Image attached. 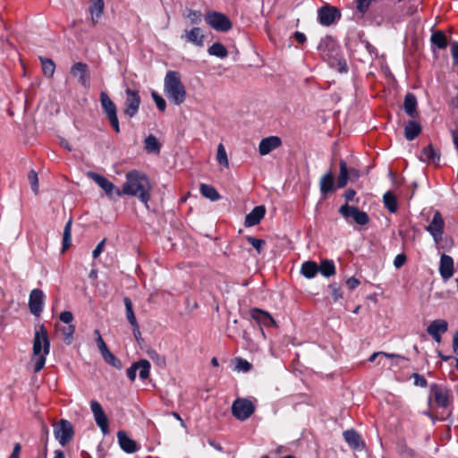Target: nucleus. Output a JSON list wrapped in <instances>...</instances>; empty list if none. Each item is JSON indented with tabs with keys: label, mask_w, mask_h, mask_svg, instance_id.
Listing matches in <instances>:
<instances>
[{
	"label": "nucleus",
	"mask_w": 458,
	"mask_h": 458,
	"mask_svg": "<svg viewBox=\"0 0 458 458\" xmlns=\"http://www.w3.org/2000/svg\"><path fill=\"white\" fill-rule=\"evenodd\" d=\"M125 179L122 195L135 196L147 205L150 199L151 191V185L147 175L138 170H132L126 174Z\"/></svg>",
	"instance_id": "obj_1"
},
{
	"label": "nucleus",
	"mask_w": 458,
	"mask_h": 458,
	"mask_svg": "<svg viewBox=\"0 0 458 458\" xmlns=\"http://www.w3.org/2000/svg\"><path fill=\"white\" fill-rule=\"evenodd\" d=\"M32 350L33 371L38 373L44 368L46 357L50 352V340L43 324L37 325L35 327Z\"/></svg>",
	"instance_id": "obj_2"
},
{
	"label": "nucleus",
	"mask_w": 458,
	"mask_h": 458,
	"mask_svg": "<svg viewBox=\"0 0 458 458\" xmlns=\"http://www.w3.org/2000/svg\"><path fill=\"white\" fill-rule=\"evenodd\" d=\"M164 92L168 100L180 106L186 99V89L181 75L176 71H168L164 79Z\"/></svg>",
	"instance_id": "obj_3"
},
{
	"label": "nucleus",
	"mask_w": 458,
	"mask_h": 458,
	"mask_svg": "<svg viewBox=\"0 0 458 458\" xmlns=\"http://www.w3.org/2000/svg\"><path fill=\"white\" fill-rule=\"evenodd\" d=\"M255 411V405L246 398H236L232 404V414L240 421L248 420Z\"/></svg>",
	"instance_id": "obj_4"
},
{
	"label": "nucleus",
	"mask_w": 458,
	"mask_h": 458,
	"mask_svg": "<svg viewBox=\"0 0 458 458\" xmlns=\"http://www.w3.org/2000/svg\"><path fill=\"white\" fill-rule=\"evenodd\" d=\"M100 103L101 106L106 114L107 119L110 122L111 126L116 131H120L119 121L117 117V108L113 100L109 98L107 93L102 91L100 93Z\"/></svg>",
	"instance_id": "obj_5"
},
{
	"label": "nucleus",
	"mask_w": 458,
	"mask_h": 458,
	"mask_svg": "<svg viewBox=\"0 0 458 458\" xmlns=\"http://www.w3.org/2000/svg\"><path fill=\"white\" fill-rule=\"evenodd\" d=\"M339 213L346 221H348L349 218H352L359 225H366L369 222L368 214L360 210L356 206L344 204L340 207Z\"/></svg>",
	"instance_id": "obj_6"
},
{
	"label": "nucleus",
	"mask_w": 458,
	"mask_h": 458,
	"mask_svg": "<svg viewBox=\"0 0 458 458\" xmlns=\"http://www.w3.org/2000/svg\"><path fill=\"white\" fill-rule=\"evenodd\" d=\"M54 435L62 446L66 445L72 439L74 435L72 423L66 420H61L54 426Z\"/></svg>",
	"instance_id": "obj_7"
},
{
	"label": "nucleus",
	"mask_w": 458,
	"mask_h": 458,
	"mask_svg": "<svg viewBox=\"0 0 458 458\" xmlns=\"http://www.w3.org/2000/svg\"><path fill=\"white\" fill-rule=\"evenodd\" d=\"M87 175L105 191L108 198H113L114 196H122V190L116 187L105 176L95 172H89Z\"/></svg>",
	"instance_id": "obj_8"
},
{
	"label": "nucleus",
	"mask_w": 458,
	"mask_h": 458,
	"mask_svg": "<svg viewBox=\"0 0 458 458\" xmlns=\"http://www.w3.org/2000/svg\"><path fill=\"white\" fill-rule=\"evenodd\" d=\"M322 57L327 60L331 66H334L333 59H336L339 54V47L333 38L327 36L322 38L318 47Z\"/></svg>",
	"instance_id": "obj_9"
},
{
	"label": "nucleus",
	"mask_w": 458,
	"mask_h": 458,
	"mask_svg": "<svg viewBox=\"0 0 458 458\" xmlns=\"http://www.w3.org/2000/svg\"><path fill=\"white\" fill-rule=\"evenodd\" d=\"M207 23L217 31L226 32L232 29V22L223 13L217 12H209L206 14Z\"/></svg>",
	"instance_id": "obj_10"
},
{
	"label": "nucleus",
	"mask_w": 458,
	"mask_h": 458,
	"mask_svg": "<svg viewBox=\"0 0 458 458\" xmlns=\"http://www.w3.org/2000/svg\"><path fill=\"white\" fill-rule=\"evenodd\" d=\"M126 98L124 101L123 113L130 118L136 115L140 105V97L138 90L127 88L125 89Z\"/></svg>",
	"instance_id": "obj_11"
},
{
	"label": "nucleus",
	"mask_w": 458,
	"mask_h": 458,
	"mask_svg": "<svg viewBox=\"0 0 458 458\" xmlns=\"http://www.w3.org/2000/svg\"><path fill=\"white\" fill-rule=\"evenodd\" d=\"M444 229L445 221L442 215L439 211H435L431 222L426 227V231L429 233L437 244H438L442 240Z\"/></svg>",
	"instance_id": "obj_12"
},
{
	"label": "nucleus",
	"mask_w": 458,
	"mask_h": 458,
	"mask_svg": "<svg viewBox=\"0 0 458 458\" xmlns=\"http://www.w3.org/2000/svg\"><path fill=\"white\" fill-rule=\"evenodd\" d=\"M137 370H139V377L140 379H147L149 377L150 372L149 361L148 360L142 359L137 362L132 363L131 366L127 369L126 374L131 381L135 380Z\"/></svg>",
	"instance_id": "obj_13"
},
{
	"label": "nucleus",
	"mask_w": 458,
	"mask_h": 458,
	"mask_svg": "<svg viewBox=\"0 0 458 458\" xmlns=\"http://www.w3.org/2000/svg\"><path fill=\"white\" fill-rule=\"evenodd\" d=\"M341 13L336 7L325 5L318 11V20L321 25L330 26L340 19Z\"/></svg>",
	"instance_id": "obj_14"
},
{
	"label": "nucleus",
	"mask_w": 458,
	"mask_h": 458,
	"mask_svg": "<svg viewBox=\"0 0 458 458\" xmlns=\"http://www.w3.org/2000/svg\"><path fill=\"white\" fill-rule=\"evenodd\" d=\"M90 409L97 425L99 427L102 433L106 435L109 431L108 420L104 410L102 409L101 404L98 401L92 400L90 402Z\"/></svg>",
	"instance_id": "obj_15"
},
{
	"label": "nucleus",
	"mask_w": 458,
	"mask_h": 458,
	"mask_svg": "<svg viewBox=\"0 0 458 458\" xmlns=\"http://www.w3.org/2000/svg\"><path fill=\"white\" fill-rule=\"evenodd\" d=\"M71 73L78 79V82L84 88H89V71L86 64L79 62L71 67Z\"/></svg>",
	"instance_id": "obj_16"
},
{
	"label": "nucleus",
	"mask_w": 458,
	"mask_h": 458,
	"mask_svg": "<svg viewBox=\"0 0 458 458\" xmlns=\"http://www.w3.org/2000/svg\"><path fill=\"white\" fill-rule=\"evenodd\" d=\"M45 294L40 289H33L30 293L29 307L30 312L35 316H39L43 310Z\"/></svg>",
	"instance_id": "obj_17"
},
{
	"label": "nucleus",
	"mask_w": 458,
	"mask_h": 458,
	"mask_svg": "<svg viewBox=\"0 0 458 458\" xmlns=\"http://www.w3.org/2000/svg\"><path fill=\"white\" fill-rule=\"evenodd\" d=\"M448 330V323L445 319H435L428 327V334L437 342H441V335Z\"/></svg>",
	"instance_id": "obj_18"
},
{
	"label": "nucleus",
	"mask_w": 458,
	"mask_h": 458,
	"mask_svg": "<svg viewBox=\"0 0 458 458\" xmlns=\"http://www.w3.org/2000/svg\"><path fill=\"white\" fill-rule=\"evenodd\" d=\"M185 42L191 43L198 47L204 46V34L200 28L193 27L191 30H185L181 37Z\"/></svg>",
	"instance_id": "obj_19"
},
{
	"label": "nucleus",
	"mask_w": 458,
	"mask_h": 458,
	"mask_svg": "<svg viewBox=\"0 0 458 458\" xmlns=\"http://www.w3.org/2000/svg\"><path fill=\"white\" fill-rule=\"evenodd\" d=\"M454 259L451 256L442 254L439 262V274L441 277L446 281L454 275Z\"/></svg>",
	"instance_id": "obj_20"
},
{
	"label": "nucleus",
	"mask_w": 458,
	"mask_h": 458,
	"mask_svg": "<svg viewBox=\"0 0 458 458\" xmlns=\"http://www.w3.org/2000/svg\"><path fill=\"white\" fill-rule=\"evenodd\" d=\"M282 140L278 136H269L261 140L259 144V152L261 156L269 154L272 150L281 146Z\"/></svg>",
	"instance_id": "obj_21"
},
{
	"label": "nucleus",
	"mask_w": 458,
	"mask_h": 458,
	"mask_svg": "<svg viewBox=\"0 0 458 458\" xmlns=\"http://www.w3.org/2000/svg\"><path fill=\"white\" fill-rule=\"evenodd\" d=\"M337 188L335 184L334 174L331 170L324 174L319 180V191L322 196L327 197Z\"/></svg>",
	"instance_id": "obj_22"
},
{
	"label": "nucleus",
	"mask_w": 458,
	"mask_h": 458,
	"mask_svg": "<svg viewBox=\"0 0 458 458\" xmlns=\"http://www.w3.org/2000/svg\"><path fill=\"white\" fill-rule=\"evenodd\" d=\"M250 317L260 326L270 327L276 325L275 319L269 313L259 309H252Z\"/></svg>",
	"instance_id": "obj_23"
},
{
	"label": "nucleus",
	"mask_w": 458,
	"mask_h": 458,
	"mask_svg": "<svg viewBox=\"0 0 458 458\" xmlns=\"http://www.w3.org/2000/svg\"><path fill=\"white\" fill-rule=\"evenodd\" d=\"M118 444L123 451L127 454H133L138 451L139 447L137 443L129 437V436L123 430L117 432Z\"/></svg>",
	"instance_id": "obj_24"
},
{
	"label": "nucleus",
	"mask_w": 458,
	"mask_h": 458,
	"mask_svg": "<svg viewBox=\"0 0 458 458\" xmlns=\"http://www.w3.org/2000/svg\"><path fill=\"white\" fill-rule=\"evenodd\" d=\"M418 101L417 98L413 93L408 92L404 97L403 109L407 115L411 118L415 119L419 116L417 110Z\"/></svg>",
	"instance_id": "obj_25"
},
{
	"label": "nucleus",
	"mask_w": 458,
	"mask_h": 458,
	"mask_svg": "<svg viewBox=\"0 0 458 458\" xmlns=\"http://www.w3.org/2000/svg\"><path fill=\"white\" fill-rule=\"evenodd\" d=\"M266 214L264 206L255 207L245 217L244 225L246 227H250L259 224L261 219Z\"/></svg>",
	"instance_id": "obj_26"
},
{
	"label": "nucleus",
	"mask_w": 458,
	"mask_h": 458,
	"mask_svg": "<svg viewBox=\"0 0 458 458\" xmlns=\"http://www.w3.org/2000/svg\"><path fill=\"white\" fill-rule=\"evenodd\" d=\"M420 160L424 163H432L438 165L440 161V153L430 144L425 147L420 155Z\"/></svg>",
	"instance_id": "obj_27"
},
{
	"label": "nucleus",
	"mask_w": 458,
	"mask_h": 458,
	"mask_svg": "<svg viewBox=\"0 0 458 458\" xmlns=\"http://www.w3.org/2000/svg\"><path fill=\"white\" fill-rule=\"evenodd\" d=\"M344 440L354 450H360L364 446V443L360 436L353 429L345 430L343 433Z\"/></svg>",
	"instance_id": "obj_28"
},
{
	"label": "nucleus",
	"mask_w": 458,
	"mask_h": 458,
	"mask_svg": "<svg viewBox=\"0 0 458 458\" xmlns=\"http://www.w3.org/2000/svg\"><path fill=\"white\" fill-rule=\"evenodd\" d=\"M421 132L420 124L415 120H411L404 127V136L408 140H413Z\"/></svg>",
	"instance_id": "obj_29"
},
{
	"label": "nucleus",
	"mask_w": 458,
	"mask_h": 458,
	"mask_svg": "<svg viewBox=\"0 0 458 458\" xmlns=\"http://www.w3.org/2000/svg\"><path fill=\"white\" fill-rule=\"evenodd\" d=\"M434 398L437 404L445 408L449 405V395L447 390L435 386L433 388Z\"/></svg>",
	"instance_id": "obj_30"
},
{
	"label": "nucleus",
	"mask_w": 458,
	"mask_h": 458,
	"mask_svg": "<svg viewBox=\"0 0 458 458\" xmlns=\"http://www.w3.org/2000/svg\"><path fill=\"white\" fill-rule=\"evenodd\" d=\"M300 272L304 277L312 279L318 273V265L315 261H305L302 263Z\"/></svg>",
	"instance_id": "obj_31"
},
{
	"label": "nucleus",
	"mask_w": 458,
	"mask_h": 458,
	"mask_svg": "<svg viewBox=\"0 0 458 458\" xmlns=\"http://www.w3.org/2000/svg\"><path fill=\"white\" fill-rule=\"evenodd\" d=\"M104 10L103 0H91L89 12L91 14V20L94 24L98 22V20L101 17Z\"/></svg>",
	"instance_id": "obj_32"
},
{
	"label": "nucleus",
	"mask_w": 458,
	"mask_h": 458,
	"mask_svg": "<svg viewBox=\"0 0 458 458\" xmlns=\"http://www.w3.org/2000/svg\"><path fill=\"white\" fill-rule=\"evenodd\" d=\"M200 193L205 198L210 199L211 201H216L221 199V195L216 190L215 187L209 184L201 183L199 187Z\"/></svg>",
	"instance_id": "obj_33"
},
{
	"label": "nucleus",
	"mask_w": 458,
	"mask_h": 458,
	"mask_svg": "<svg viewBox=\"0 0 458 458\" xmlns=\"http://www.w3.org/2000/svg\"><path fill=\"white\" fill-rule=\"evenodd\" d=\"M339 175L337 179L336 187L342 189L346 186L349 179V172L347 164L344 160H341L339 164Z\"/></svg>",
	"instance_id": "obj_34"
},
{
	"label": "nucleus",
	"mask_w": 458,
	"mask_h": 458,
	"mask_svg": "<svg viewBox=\"0 0 458 458\" xmlns=\"http://www.w3.org/2000/svg\"><path fill=\"white\" fill-rule=\"evenodd\" d=\"M318 272L325 277H330L335 274V266L333 260L324 259L318 266Z\"/></svg>",
	"instance_id": "obj_35"
},
{
	"label": "nucleus",
	"mask_w": 458,
	"mask_h": 458,
	"mask_svg": "<svg viewBox=\"0 0 458 458\" xmlns=\"http://www.w3.org/2000/svg\"><path fill=\"white\" fill-rule=\"evenodd\" d=\"M208 53L209 55L216 56V57H219L222 59L225 58L228 55L227 49L225 48V47L223 44H221L219 42H216V43L212 44L208 47Z\"/></svg>",
	"instance_id": "obj_36"
},
{
	"label": "nucleus",
	"mask_w": 458,
	"mask_h": 458,
	"mask_svg": "<svg viewBox=\"0 0 458 458\" xmlns=\"http://www.w3.org/2000/svg\"><path fill=\"white\" fill-rule=\"evenodd\" d=\"M39 60L42 65V71L46 77H53L55 71V64L50 58L39 56Z\"/></svg>",
	"instance_id": "obj_37"
},
{
	"label": "nucleus",
	"mask_w": 458,
	"mask_h": 458,
	"mask_svg": "<svg viewBox=\"0 0 458 458\" xmlns=\"http://www.w3.org/2000/svg\"><path fill=\"white\" fill-rule=\"evenodd\" d=\"M145 149L148 153L159 154L160 143L154 135L150 134L145 139Z\"/></svg>",
	"instance_id": "obj_38"
},
{
	"label": "nucleus",
	"mask_w": 458,
	"mask_h": 458,
	"mask_svg": "<svg viewBox=\"0 0 458 458\" xmlns=\"http://www.w3.org/2000/svg\"><path fill=\"white\" fill-rule=\"evenodd\" d=\"M431 43L439 49H445L447 46V38L443 31H436L431 35Z\"/></svg>",
	"instance_id": "obj_39"
},
{
	"label": "nucleus",
	"mask_w": 458,
	"mask_h": 458,
	"mask_svg": "<svg viewBox=\"0 0 458 458\" xmlns=\"http://www.w3.org/2000/svg\"><path fill=\"white\" fill-rule=\"evenodd\" d=\"M383 202L389 212L394 213L397 210L396 198L391 191H386L384 194Z\"/></svg>",
	"instance_id": "obj_40"
},
{
	"label": "nucleus",
	"mask_w": 458,
	"mask_h": 458,
	"mask_svg": "<svg viewBox=\"0 0 458 458\" xmlns=\"http://www.w3.org/2000/svg\"><path fill=\"white\" fill-rule=\"evenodd\" d=\"M123 303L125 306L126 318L128 322L130 323V325L137 324L138 321L133 311V305L131 300L129 297H124Z\"/></svg>",
	"instance_id": "obj_41"
},
{
	"label": "nucleus",
	"mask_w": 458,
	"mask_h": 458,
	"mask_svg": "<svg viewBox=\"0 0 458 458\" xmlns=\"http://www.w3.org/2000/svg\"><path fill=\"white\" fill-rule=\"evenodd\" d=\"M72 244V219H70L64 228L63 233V252Z\"/></svg>",
	"instance_id": "obj_42"
},
{
	"label": "nucleus",
	"mask_w": 458,
	"mask_h": 458,
	"mask_svg": "<svg viewBox=\"0 0 458 458\" xmlns=\"http://www.w3.org/2000/svg\"><path fill=\"white\" fill-rule=\"evenodd\" d=\"M398 451L403 456L406 458H420L418 452L409 447L405 442H402L399 444Z\"/></svg>",
	"instance_id": "obj_43"
},
{
	"label": "nucleus",
	"mask_w": 458,
	"mask_h": 458,
	"mask_svg": "<svg viewBox=\"0 0 458 458\" xmlns=\"http://www.w3.org/2000/svg\"><path fill=\"white\" fill-rule=\"evenodd\" d=\"M183 16L189 20L191 25H199L202 21V13L199 11L188 10Z\"/></svg>",
	"instance_id": "obj_44"
},
{
	"label": "nucleus",
	"mask_w": 458,
	"mask_h": 458,
	"mask_svg": "<svg viewBox=\"0 0 458 458\" xmlns=\"http://www.w3.org/2000/svg\"><path fill=\"white\" fill-rule=\"evenodd\" d=\"M104 360L116 369H122V362L109 350L102 353Z\"/></svg>",
	"instance_id": "obj_45"
},
{
	"label": "nucleus",
	"mask_w": 458,
	"mask_h": 458,
	"mask_svg": "<svg viewBox=\"0 0 458 458\" xmlns=\"http://www.w3.org/2000/svg\"><path fill=\"white\" fill-rule=\"evenodd\" d=\"M60 330L62 332L64 343L67 344H72L73 340V335L75 332V327L73 325H68L66 327L60 328Z\"/></svg>",
	"instance_id": "obj_46"
},
{
	"label": "nucleus",
	"mask_w": 458,
	"mask_h": 458,
	"mask_svg": "<svg viewBox=\"0 0 458 458\" xmlns=\"http://www.w3.org/2000/svg\"><path fill=\"white\" fill-rule=\"evenodd\" d=\"M216 160L220 165L228 167L229 162L227 158V154L222 143H220L217 147Z\"/></svg>",
	"instance_id": "obj_47"
},
{
	"label": "nucleus",
	"mask_w": 458,
	"mask_h": 458,
	"mask_svg": "<svg viewBox=\"0 0 458 458\" xmlns=\"http://www.w3.org/2000/svg\"><path fill=\"white\" fill-rule=\"evenodd\" d=\"M247 242L257 250L259 254L262 252L266 242L262 239H258L253 236H246Z\"/></svg>",
	"instance_id": "obj_48"
},
{
	"label": "nucleus",
	"mask_w": 458,
	"mask_h": 458,
	"mask_svg": "<svg viewBox=\"0 0 458 458\" xmlns=\"http://www.w3.org/2000/svg\"><path fill=\"white\" fill-rule=\"evenodd\" d=\"M151 97H152L154 102L156 103L157 107L160 111L164 112L166 108V103H165V100L163 98V97L158 95L156 91H153L151 93Z\"/></svg>",
	"instance_id": "obj_49"
},
{
	"label": "nucleus",
	"mask_w": 458,
	"mask_h": 458,
	"mask_svg": "<svg viewBox=\"0 0 458 458\" xmlns=\"http://www.w3.org/2000/svg\"><path fill=\"white\" fill-rule=\"evenodd\" d=\"M28 179L31 184V189L35 194L38 192V174L35 171H30L28 175Z\"/></svg>",
	"instance_id": "obj_50"
},
{
	"label": "nucleus",
	"mask_w": 458,
	"mask_h": 458,
	"mask_svg": "<svg viewBox=\"0 0 458 458\" xmlns=\"http://www.w3.org/2000/svg\"><path fill=\"white\" fill-rule=\"evenodd\" d=\"M377 356H384V357H386V358H389V359L398 358V359L404 360V357H403V356H401L399 354L386 353V352H374L373 354H371L369 356V362H373Z\"/></svg>",
	"instance_id": "obj_51"
},
{
	"label": "nucleus",
	"mask_w": 458,
	"mask_h": 458,
	"mask_svg": "<svg viewBox=\"0 0 458 458\" xmlns=\"http://www.w3.org/2000/svg\"><path fill=\"white\" fill-rule=\"evenodd\" d=\"M251 369V364L243 359H237L236 369L239 371L248 372Z\"/></svg>",
	"instance_id": "obj_52"
},
{
	"label": "nucleus",
	"mask_w": 458,
	"mask_h": 458,
	"mask_svg": "<svg viewBox=\"0 0 458 458\" xmlns=\"http://www.w3.org/2000/svg\"><path fill=\"white\" fill-rule=\"evenodd\" d=\"M329 288L331 290V295L334 301H337L343 297L341 288L336 284H330Z\"/></svg>",
	"instance_id": "obj_53"
},
{
	"label": "nucleus",
	"mask_w": 458,
	"mask_h": 458,
	"mask_svg": "<svg viewBox=\"0 0 458 458\" xmlns=\"http://www.w3.org/2000/svg\"><path fill=\"white\" fill-rule=\"evenodd\" d=\"M94 333L97 335V344H98V349H99V351H100V352L102 354L104 352L107 351L108 348H107L104 339L102 338L99 330L96 329Z\"/></svg>",
	"instance_id": "obj_54"
},
{
	"label": "nucleus",
	"mask_w": 458,
	"mask_h": 458,
	"mask_svg": "<svg viewBox=\"0 0 458 458\" xmlns=\"http://www.w3.org/2000/svg\"><path fill=\"white\" fill-rule=\"evenodd\" d=\"M332 62L334 64H335V62H336L337 70L340 72H348V65L346 64V61L344 58H342V57L338 58V56H337L336 59H333Z\"/></svg>",
	"instance_id": "obj_55"
},
{
	"label": "nucleus",
	"mask_w": 458,
	"mask_h": 458,
	"mask_svg": "<svg viewBox=\"0 0 458 458\" xmlns=\"http://www.w3.org/2000/svg\"><path fill=\"white\" fill-rule=\"evenodd\" d=\"M59 318L65 324L72 325V321L73 320V315L71 311H63L60 313Z\"/></svg>",
	"instance_id": "obj_56"
},
{
	"label": "nucleus",
	"mask_w": 458,
	"mask_h": 458,
	"mask_svg": "<svg viewBox=\"0 0 458 458\" xmlns=\"http://www.w3.org/2000/svg\"><path fill=\"white\" fill-rule=\"evenodd\" d=\"M406 261V256L404 254H398L394 259V266L396 268L402 267Z\"/></svg>",
	"instance_id": "obj_57"
},
{
	"label": "nucleus",
	"mask_w": 458,
	"mask_h": 458,
	"mask_svg": "<svg viewBox=\"0 0 458 458\" xmlns=\"http://www.w3.org/2000/svg\"><path fill=\"white\" fill-rule=\"evenodd\" d=\"M451 54L454 59V64L458 65V42L454 41L451 43Z\"/></svg>",
	"instance_id": "obj_58"
},
{
	"label": "nucleus",
	"mask_w": 458,
	"mask_h": 458,
	"mask_svg": "<svg viewBox=\"0 0 458 458\" xmlns=\"http://www.w3.org/2000/svg\"><path fill=\"white\" fill-rule=\"evenodd\" d=\"M346 285L350 290H354L360 285V280L354 276H352L347 279Z\"/></svg>",
	"instance_id": "obj_59"
},
{
	"label": "nucleus",
	"mask_w": 458,
	"mask_h": 458,
	"mask_svg": "<svg viewBox=\"0 0 458 458\" xmlns=\"http://www.w3.org/2000/svg\"><path fill=\"white\" fill-rule=\"evenodd\" d=\"M414 383L416 386L421 387L427 386L428 384L427 379L423 376L419 374H414Z\"/></svg>",
	"instance_id": "obj_60"
},
{
	"label": "nucleus",
	"mask_w": 458,
	"mask_h": 458,
	"mask_svg": "<svg viewBox=\"0 0 458 458\" xmlns=\"http://www.w3.org/2000/svg\"><path fill=\"white\" fill-rule=\"evenodd\" d=\"M105 242H106V239H103L98 245L97 247L93 250L92 251V256L94 259H97L99 257V255L101 254V252L103 251V248H104V245H105Z\"/></svg>",
	"instance_id": "obj_61"
},
{
	"label": "nucleus",
	"mask_w": 458,
	"mask_h": 458,
	"mask_svg": "<svg viewBox=\"0 0 458 458\" xmlns=\"http://www.w3.org/2000/svg\"><path fill=\"white\" fill-rule=\"evenodd\" d=\"M21 444L17 443L14 445L12 454L8 458H20V453H21Z\"/></svg>",
	"instance_id": "obj_62"
},
{
	"label": "nucleus",
	"mask_w": 458,
	"mask_h": 458,
	"mask_svg": "<svg viewBox=\"0 0 458 458\" xmlns=\"http://www.w3.org/2000/svg\"><path fill=\"white\" fill-rule=\"evenodd\" d=\"M356 195V191L352 189H349L344 193V198L346 201H352L354 199V197Z\"/></svg>",
	"instance_id": "obj_63"
},
{
	"label": "nucleus",
	"mask_w": 458,
	"mask_h": 458,
	"mask_svg": "<svg viewBox=\"0 0 458 458\" xmlns=\"http://www.w3.org/2000/svg\"><path fill=\"white\" fill-rule=\"evenodd\" d=\"M453 351L455 354H458V331L453 336Z\"/></svg>",
	"instance_id": "obj_64"
}]
</instances>
